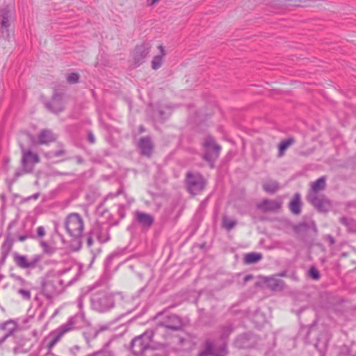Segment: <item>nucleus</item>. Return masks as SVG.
Returning a JSON list of instances; mask_svg holds the SVG:
<instances>
[{
    "instance_id": "f257e3e1",
    "label": "nucleus",
    "mask_w": 356,
    "mask_h": 356,
    "mask_svg": "<svg viewBox=\"0 0 356 356\" xmlns=\"http://www.w3.org/2000/svg\"><path fill=\"white\" fill-rule=\"evenodd\" d=\"M71 268L63 270H51L48 271L42 278L41 293L48 300H52L58 295L65 286L73 282L70 275Z\"/></svg>"
},
{
    "instance_id": "f03ea898",
    "label": "nucleus",
    "mask_w": 356,
    "mask_h": 356,
    "mask_svg": "<svg viewBox=\"0 0 356 356\" xmlns=\"http://www.w3.org/2000/svg\"><path fill=\"white\" fill-rule=\"evenodd\" d=\"M92 309L99 312H106L114 307L113 296L105 290L95 291L90 298Z\"/></svg>"
},
{
    "instance_id": "7ed1b4c3",
    "label": "nucleus",
    "mask_w": 356,
    "mask_h": 356,
    "mask_svg": "<svg viewBox=\"0 0 356 356\" xmlns=\"http://www.w3.org/2000/svg\"><path fill=\"white\" fill-rule=\"evenodd\" d=\"M83 220L81 216L76 213H70L65 220V227L70 236L74 238L81 236L83 230Z\"/></svg>"
},
{
    "instance_id": "20e7f679",
    "label": "nucleus",
    "mask_w": 356,
    "mask_h": 356,
    "mask_svg": "<svg viewBox=\"0 0 356 356\" xmlns=\"http://www.w3.org/2000/svg\"><path fill=\"white\" fill-rule=\"evenodd\" d=\"M154 332L152 330H147L140 336L136 337L131 341V350L135 355L143 354L151 347V343Z\"/></svg>"
},
{
    "instance_id": "39448f33",
    "label": "nucleus",
    "mask_w": 356,
    "mask_h": 356,
    "mask_svg": "<svg viewBox=\"0 0 356 356\" xmlns=\"http://www.w3.org/2000/svg\"><path fill=\"white\" fill-rule=\"evenodd\" d=\"M20 147L22 153V163L23 168L22 172H16L17 177L22 175L23 173L31 172L33 170V165L40 162L38 155L31 150H26L24 145L21 142Z\"/></svg>"
},
{
    "instance_id": "423d86ee",
    "label": "nucleus",
    "mask_w": 356,
    "mask_h": 356,
    "mask_svg": "<svg viewBox=\"0 0 356 356\" xmlns=\"http://www.w3.org/2000/svg\"><path fill=\"white\" fill-rule=\"evenodd\" d=\"M203 146L204 151L203 158L205 161L212 164L218 157L221 147L211 136L206 138Z\"/></svg>"
},
{
    "instance_id": "0eeeda50",
    "label": "nucleus",
    "mask_w": 356,
    "mask_h": 356,
    "mask_svg": "<svg viewBox=\"0 0 356 356\" xmlns=\"http://www.w3.org/2000/svg\"><path fill=\"white\" fill-rule=\"evenodd\" d=\"M186 185L189 193L196 195L204 188L206 181L199 173L188 172L186 175Z\"/></svg>"
},
{
    "instance_id": "6e6552de",
    "label": "nucleus",
    "mask_w": 356,
    "mask_h": 356,
    "mask_svg": "<svg viewBox=\"0 0 356 356\" xmlns=\"http://www.w3.org/2000/svg\"><path fill=\"white\" fill-rule=\"evenodd\" d=\"M56 139V136L51 131L48 129H44L40 133L38 142L33 136L27 133L22 134L20 136V140H26L29 145H34L38 143L39 144H47L54 141Z\"/></svg>"
},
{
    "instance_id": "1a4fd4ad",
    "label": "nucleus",
    "mask_w": 356,
    "mask_h": 356,
    "mask_svg": "<svg viewBox=\"0 0 356 356\" xmlns=\"http://www.w3.org/2000/svg\"><path fill=\"white\" fill-rule=\"evenodd\" d=\"M152 44L150 42H144L135 47L132 52L133 63L136 67L142 65L150 52Z\"/></svg>"
},
{
    "instance_id": "9d476101",
    "label": "nucleus",
    "mask_w": 356,
    "mask_h": 356,
    "mask_svg": "<svg viewBox=\"0 0 356 356\" xmlns=\"http://www.w3.org/2000/svg\"><path fill=\"white\" fill-rule=\"evenodd\" d=\"M307 200L319 211L326 212L331 207L330 201L324 195L316 193H309Z\"/></svg>"
},
{
    "instance_id": "9b49d317",
    "label": "nucleus",
    "mask_w": 356,
    "mask_h": 356,
    "mask_svg": "<svg viewBox=\"0 0 356 356\" xmlns=\"http://www.w3.org/2000/svg\"><path fill=\"white\" fill-rule=\"evenodd\" d=\"M227 353V350L225 342L223 341L218 348H216L212 341H207L204 345V350L201 351L198 354V356H225Z\"/></svg>"
},
{
    "instance_id": "f8f14e48",
    "label": "nucleus",
    "mask_w": 356,
    "mask_h": 356,
    "mask_svg": "<svg viewBox=\"0 0 356 356\" xmlns=\"http://www.w3.org/2000/svg\"><path fill=\"white\" fill-rule=\"evenodd\" d=\"M40 259L41 257L39 255H35L31 258L17 253L14 255V261L16 265L23 269L34 268L40 262Z\"/></svg>"
},
{
    "instance_id": "ddd939ff",
    "label": "nucleus",
    "mask_w": 356,
    "mask_h": 356,
    "mask_svg": "<svg viewBox=\"0 0 356 356\" xmlns=\"http://www.w3.org/2000/svg\"><path fill=\"white\" fill-rule=\"evenodd\" d=\"M46 107L51 112L59 113L64 109V102L63 95L55 92L53 95L51 101L45 104Z\"/></svg>"
},
{
    "instance_id": "4468645a",
    "label": "nucleus",
    "mask_w": 356,
    "mask_h": 356,
    "mask_svg": "<svg viewBox=\"0 0 356 356\" xmlns=\"http://www.w3.org/2000/svg\"><path fill=\"white\" fill-rule=\"evenodd\" d=\"M282 200L279 198L277 200H264L257 207L264 212L275 211L282 207Z\"/></svg>"
},
{
    "instance_id": "2eb2a0df",
    "label": "nucleus",
    "mask_w": 356,
    "mask_h": 356,
    "mask_svg": "<svg viewBox=\"0 0 356 356\" xmlns=\"http://www.w3.org/2000/svg\"><path fill=\"white\" fill-rule=\"evenodd\" d=\"M162 324L165 327L172 330H179L183 325L181 319L175 314L168 316Z\"/></svg>"
},
{
    "instance_id": "dca6fc26",
    "label": "nucleus",
    "mask_w": 356,
    "mask_h": 356,
    "mask_svg": "<svg viewBox=\"0 0 356 356\" xmlns=\"http://www.w3.org/2000/svg\"><path fill=\"white\" fill-rule=\"evenodd\" d=\"M138 147L142 154L149 156L153 149V145L150 138H141L138 143Z\"/></svg>"
},
{
    "instance_id": "f3484780",
    "label": "nucleus",
    "mask_w": 356,
    "mask_h": 356,
    "mask_svg": "<svg viewBox=\"0 0 356 356\" xmlns=\"http://www.w3.org/2000/svg\"><path fill=\"white\" fill-rule=\"evenodd\" d=\"M15 280L18 281L22 286L24 288L18 289L17 293L25 300H29L31 299V291L29 289L26 288L27 282L19 276L12 275Z\"/></svg>"
},
{
    "instance_id": "a211bd4d",
    "label": "nucleus",
    "mask_w": 356,
    "mask_h": 356,
    "mask_svg": "<svg viewBox=\"0 0 356 356\" xmlns=\"http://www.w3.org/2000/svg\"><path fill=\"white\" fill-rule=\"evenodd\" d=\"M135 217L137 222L144 227H150L154 221L151 215L141 211H136Z\"/></svg>"
},
{
    "instance_id": "6ab92c4d",
    "label": "nucleus",
    "mask_w": 356,
    "mask_h": 356,
    "mask_svg": "<svg viewBox=\"0 0 356 356\" xmlns=\"http://www.w3.org/2000/svg\"><path fill=\"white\" fill-rule=\"evenodd\" d=\"M301 206L302 203L300 194L296 193L291 201L289 202V209L293 214L299 215L301 212Z\"/></svg>"
},
{
    "instance_id": "aec40b11",
    "label": "nucleus",
    "mask_w": 356,
    "mask_h": 356,
    "mask_svg": "<svg viewBox=\"0 0 356 356\" xmlns=\"http://www.w3.org/2000/svg\"><path fill=\"white\" fill-rule=\"evenodd\" d=\"M265 282L267 286L273 291H281L284 287L283 280L276 277L266 278Z\"/></svg>"
},
{
    "instance_id": "412c9836",
    "label": "nucleus",
    "mask_w": 356,
    "mask_h": 356,
    "mask_svg": "<svg viewBox=\"0 0 356 356\" xmlns=\"http://www.w3.org/2000/svg\"><path fill=\"white\" fill-rule=\"evenodd\" d=\"M13 245V240L9 235L7 236L1 248V259L3 261L6 260L10 252L11 251Z\"/></svg>"
},
{
    "instance_id": "4be33fe9",
    "label": "nucleus",
    "mask_w": 356,
    "mask_h": 356,
    "mask_svg": "<svg viewBox=\"0 0 356 356\" xmlns=\"http://www.w3.org/2000/svg\"><path fill=\"white\" fill-rule=\"evenodd\" d=\"M310 229L315 233L317 232V227L314 221L300 222L294 227V231L297 233L306 232Z\"/></svg>"
},
{
    "instance_id": "5701e85b",
    "label": "nucleus",
    "mask_w": 356,
    "mask_h": 356,
    "mask_svg": "<svg viewBox=\"0 0 356 356\" xmlns=\"http://www.w3.org/2000/svg\"><path fill=\"white\" fill-rule=\"evenodd\" d=\"M234 344L238 348H250L252 346L250 336L246 334L238 337Z\"/></svg>"
},
{
    "instance_id": "b1692460",
    "label": "nucleus",
    "mask_w": 356,
    "mask_h": 356,
    "mask_svg": "<svg viewBox=\"0 0 356 356\" xmlns=\"http://www.w3.org/2000/svg\"><path fill=\"white\" fill-rule=\"evenodd\" d=\"M160 50L161 54L155 56L152 60V68L154 70L160 68L163 64V58L165 56V51L163 45L158 47Z\"/></svg>"
},
{
    "instance_id": "393cba45",
    "label": "nucleus",
    "mask_w": 356,
    "mask_h": 356,
    "mask_svg": "<svg viewBox=\"0 0 356 356\" xmlns=\"http://www.w3.org/2000/svg\"><path fill=\"white\" fill-rule=\"evenodd\" d=\"M262 187L266 192L273 194L278 191L280 185L277 181L269 179L263 182Z\"/></svg>"
},
{
    "instance_id": "a878e982",
    "label": "nucleus",
    "mask_w": 356,
    "mask_h": 356,
    "mask_svg": "<svg viewBox=\"0 0 356 356\" xmlns=\"http://www.w3.org/2000/svg\"><path fill=\"white\" fill-rule=\"evenodd\" d=\"M326 186L325 178L321 177L318 178L316 181L311 184L312 191L310 193H316L325 189Z\"/></svg>"
},
{
    "instance_id": "bb28decb",
    "label": "nucleus",
    "mask_w": 356,
    "mask_h": 356,
    "mask_svg": "<svg viewBox=\"0 0 356 356\" xmlns=\"http://www.w3.org/2000/svg\"><path fill=\"white\" fill-rule=\"evenodd\" d=\"M0 329L7 331L6 335L10 336L17 329V325L13 321H7L0 325Z\"/></svg>"
},
{
    "instance_id": "cd10ccee",
    "label": "nucleus",
    "mask_w": 356,
    "mask_h": 356,
    "mask_svg": "<svg viewBox=\"0 0 356 356\" xmlns=\"http://www.w3.org/2000/svg\"><path fill=\"white\" fill-rule=\"evenodd\" d=\"M63 335L56 330L49 334V337L51 339L49 342L47 347L49 349H51L61 339Z\"/></svg>"
},
{
    "instance_id": "c85d7f7f",
    "label": "nucleus",
    "mask_w": 356,
    "mask_h": 356,
    "mask_svg": "<svg viewBox=\"0 0 356 356\" xmlns=\"http://www.w3.org/2000/svg\"><path fill=\"white\" fill-rule=\"evenodd\" d=\"M1 28L7 29L10 26L9 19L11 17V10L8 8L3 10L1 13Z\"/></svg>"
},
{
    "instance_id": "c756f323",
    "label": "nucleus",
    "mask_w": 356,
    "mask_h": 356,
    "mask_svg": "<svg viewBox=\"0 0 356 356\" xmlns=\"http://www.w3.org/2000/svg\"><path fill=\"white\" fill-rule=\"evenodd\" d=\"M262 259V254L257 252H251L245 254V262L246 264H254L259 261Z\"/></svg>"
},
{
    "instance_id": "7c9ffc66",
    "label": "nucleus",
    "mask_w": 356,
    "mask_h": 356,
    "mask_svg": "<svg viewBox=\"0 0 356 356\" xmlns=\"http://www.w3.org/2000/svg\"><path fill=\"white\" fill-rule=\"evenodd\" d=\"M295 142L292 138H288L287 140L282 141L279 145V156H282L284 152Z\"/></svg>"
},
{
    "instance_id": "2f4dec72",
    "label": "nucleus",
    "mask_w": 356,
    "mask_h": 356,
    "mask_svg": "<svg viewBox=\"0 0 356 356\" xmlns=\"http://www.w3.org/2000/svg\"><path fill=\"white\" fill-rule=\"evenodd\" d=\"M74 322L72 319H70L67 323L60 326L57 330L60 333L64 335L65 333L72 330L73 328Z\"/></svg>"
},
{
    "instance_id": "473e14b6",
    "label": "nucleus",
    "mask_w": 356,
    "mask_h": 356,
    "mask_svg": "<svg viewBox=\"0 0 356 356\" xmlns=\"http://www.w3.org/2000/svg\"><path fill=\"white\" fill-rule=\"evenodd\" d=\"M236 225V221L229 219L227 216H224L222 219V227L229 231Z\"/></svg>"
},
{
    "instance_id": "72a5a7b5",
    "label": "nucleus",
    "mask_w": 356,
    "mask_h": 356,
    "mask_svg": "<svg viewBox=\"0 0 356 356\" xmlns=\"http://www.w3.org/2000/svg\"><path fill=\"white\" fill-rule=\"evenodd\" d=\"M341 222L346 225L350 232H356V222L353 220L342 218Z\"/></svg>"
},
{
    "instance_id": "f704fd0d",
    "label": "nucleus",
    "mask_w": 356,
    "mask_h": 356,
    "mask_svg": "<svg viewBox=\"0 0 356 356\" xmlns=\"http://www.w3.org/2000/svg\"><path fill=\"white\" fill-rule=\"evenodd\" d=\"M79 75L77 73H71L67 77V81L71 84H74L78 82Z\"/></svg>"
},
{
    "instance_id": "c9c22d12",
    "label": "nucleus",
    "mask_w": 356,
    "mask_h": 356,
    "mask_svg": "<svg viewBox=\"0 0 356 356\" xmlns=\"http://www.w3.org/2000/svg\"><path fill=\"white\" fill-rule=\"evenodd\" d=\"M65 152L64 150L60 149V150H58V151H55V152H50L46 153L45 156L47 158L51 159L53 157H58V156H63L65 154Z\"/></svg>"
},
{
    "instance_id": "e433bc0d",
    "label": "nucleus",
    "mask_w": 356,
    "mask_h": 356,
    "mask_svg": "<svg viewBox=\"0 0 356 356\" xmlns=\"http://www.w3.org/2000/svg\"><path fill=\"white\" fill-rule=\"evenodd\" d=\"M88 356H113L112 353L108 351H106L104 349L94 352Z\"/></svg>"
},
{
    "instance_id": "4c0bfd02",
    "label": "nucleus",
    "mask_w": 356,
    "mask_h": 356,
    "mask_svg": "<svg viewBox=\"0 0 356 356\" xmlns=\"http://www.w3.org/2000/svg\"><path fill=\"white\" fill-rule=\"evenodd\" d=\"M309 276L312 277L314 280H318L320 277L319 272L318 270L312 267L310 268L309 271Z\"/></svg>"
},
{
    "instance_id": "58836bf2",
    "label": "nucleus",
    "mask_w": 356,
    "mask_h": 356,
    "mask_svg": "<svg viewBox=\"0 0 356 356\" xmlns=\"http://www.w3.org/2000/svg\"><path fill=\"white\" fill-rule=\"evenodd\" d=\"M45 229L44 227L42 226H40L37 229V236L39 238H42L45 235Z\"/></svg>"
},
{
    "instance_id": "ea45409f",
    "label": "nucleus",
    "mask_w": 356,
    "mask_h": 356,
    "mask_svg": "<svg viewBox=\"0 0 356 356\" xmlns=\"http://www.w3.org/2000/svg\"><path fill=\"white\" fill-rule=\"evenodd\" d=\"M40 244L45 252H49V246L46 241H41Z\"/></svg>"
},
{
    "instance_id": "a19ab883",
    "label": "nucleus",
    "mask_w": 356,
    "mask_h": 356,
    "mask_svg": "<svg viewBox=\"0 0 356 356\" xmlns=\"http://www.w3.org/2000/svg\"><path fill=\"white\" fill-rule=\"evenodd\" d=\"M88 139L90 143H94L95 142V138L91 132L88 133Z\"/></svg>"
},
{
    "instance_id": "79ce46f5",
    "label": "nucleus",
    "mask_w": 356,
    "mask_h": 356,
    "mask_svg": "<svg viewBox=\"0 0 356 356\" xmlns=\"http://www.w3.org/2000/svg\"><path fill=\"white\" fill-rule=\"evenodd\" d=\"M160 0H147V6H152L156 3H158Z\"/></svg>"
},
{
    "instance_id": "37998d69",
    "label": "nucleus",
    "mask_w": 356,
    "mask_h": 356,
    "mask_svg": "<svg viewBox=\"0 0 356 356\" xmlns=\"http://www.w3.org/2000/svg\"><path fill=\"white\" fill-rule=\"evenodd\" d=\"M28 238V236L26 235H20L18 236V240L19 241H24L26 238Z\"/></svg>"
},
{
    "instance_id": "c03bdc74",
    "label": "nucleus",
    "mask_w": 356,
    "mask_h": 356,
    "mask_svg": "<svg viewBox=\"0 0 356 356\" xmlns=\"http://www.w3.org/2000/svg\"><path fill=\"white\" fill-rule=\"evenodd\" d=\"M327 237L331 245L334 244V239L331 235H328Z\"/></svg>"
},
{
    "instance_id": "a18cd8bd",
    "label": "nucleus",
    "mask_w": 356,
    "mask_h": 356,
    "mask_svg": "<svg viewBox=\"0 0 356 356\" xmlns=\"http://www.w3.org/2000/svg\"><path fill=\"white\" fill-rule=\"evenodd\" d=\"M230 332L231 331L229 329H227L226 333L222 334V339L224 340L225 338H227L228 337V335L229 334Z\"/></svg>"
},
{
    "instance_id": "49530a36",
    "label": "nucleus",
    "mask_w": 356,
    "mask_h": 356,
    "mask_svg": "<svg viewBox=\"0 0 356 356\" xmlns=\"http://www.w3.org/2000/svg\"><path fill=\"white\" fill-rule=\"evenodd\" d=\"M8 337L7 335H4L3 337L0 339V346L7 339Z\"/></svg>"
},
{
    "instance_id": "de8ad7c7",
    "label": "nucleus",
    "mask_w": 356,
    "mask_h": 356,
    "mask_svg": "<svg viewBox=\"0 0 356 356\" xmlns=\"http://www.w3.org/2000/svg\"><path fill=\"white\" fill-rule=\"evenodd\" d=\"M122 188H120V189L118 191V192L116 193V194H115V195H111V196L115 197V196H118V195H120V194H122Z\"/></svg>"
},
{
    "instance_id": "09e8293b",
    "label": "nucleus",
    "mask_w": 356,
    "mask_h": 356,
    "mask_svg": "<svg viewBox=\"0 0 356 356\" xmlns=\"http://www.w3.org/2000/svg\"><path fill=\"white\" fill-rule=\"evenodd\" d=\"M252 278V276L250 275H246L244 278L245 282H248Z\"/></svg>"
},
{
    "instance_id": "8fccbe9b",
    "label": "nucleus",
    "mask_w": 356,
    "mask_h": 356,
    "mask_svg": "<svg viewBox=\"0 0 356 356\" xmlns=\"http://www.w3.org/2000/svg\"><path fill=\"white\" fill-rule=\"evenodd\" d=\"M88 243L89 245H90L92 243V239L91 237H89L88 238Z\"/></svg>"
},
{
    "instance_id": "3c124183",
    "label": "nucleus",
    "mask_w": 356,
    "mask_h": 356,
    "mask_svg": "<svg viewBox=\"0 0 356 356\" xmlns=\"http://www.w3.org/2000/svg\"><path fill=\"white\" fill-rule=\"evenodd\" d=\"M317 348H319V350L321 351H323L326 348V347H317Z\"/></svg>"
},
{
    "instance_id": "603ef678",
    "label": "nucleus",
    "mask_w": 356,
    "mask_h": 356,
    "mask_svg": "<svg viewBox=\"0 0 356 356\" xmlns=\"http://www.w3.org/2000/svg\"><path fill=\"white\" fill-rule=\"evenodd\" d=\"M38 195H38V193H37V194H35V195H33V198H34V199H37V198L38 197Z\"/></svg>"
},
{
    "instance_id": "864d4df0",
    "label": "nucleus",
    "mask_w": 356,
    "mask_h": 356,
    "mask_svg": "<svg viewBox=\"0 0 356 356\" xmlns=\"http://www.w3.org/2000/svg\"><path fill=\"white\" fill-rule=\"evenodd\" d=\"M140 131H141V132H142V131H143V127H140Z\"/></svg>"
}]
</instances>
